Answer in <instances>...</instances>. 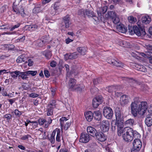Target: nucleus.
Instances as JSON below:
<instances>
[{"mask_svg": "<svg viewBox=\"0 0 152 152\" xmlns=\"http://www.w3.org/2000/svg\"><path fill=\"white\" fill-rule=\"evenodd\" d=\"M78 52L81 55H84L87 51V48L86 47H79L77 48Z\"/></svg>", "mask_w": 152, "mask_h": 152, "instance_id": "obj_27", "label": "nucleus"}, {"mask_svg": "<svg viewBox=\"0 0 152 152\" xmlns=\"http://www.w3.org/2000/svg\"><path fill=\"white\" fill-rule=\"evenodd\" d=\"M59 152H69L68 150L65 148L61 149L59 150Z\"/></svg>", "mask_w": 152, "mask_h": 152, "instance_id": "obj_63", "label": "nucleus"}, {"mask_svg": "<svg viewBox=\"0 0 152 152\" xmlns=\"http://www.w3.org/2000/svg\"><path fill=\"white\" fill-rule=\"evenodd\" d=\"M117 128L118 134L119 136H122L123 139L126 142L132 141L134 138H140V135L137 131L129 127L123 128Z\"/></svg>", "mask_w": 152, "mask_h": 152, "instance_id": "obj_2", "label": "nucleus"}, {"mask_svg": "<svg viewBox=\"0 0 152 152\" xmlns=\"http://www.w3.org/2000/svg\"><path fill=\"white\" fill-rule=\"evenodd\" d=\"M73 41V40L71 39H69V38H67L65 39L66 43L67 44H68L70 42H72Z\"/></svg>", "mask_w": 152, "mask_h": 152, "instance_id": "obj_61", "label": "nucleus"}, {"mask_svg": "<svg viewBox=\"0 0 152 152\" xmlns=\"http://www.w3.org/2000/svg\"><path fill=\"white\" fill-rule=\"evenodd\" d=\"M110 17L112 19L114 23L117 24L119 22V18L118 16L117 15L116 13L115 12L113 11L110 12Z\"/></svg>", "mask_w": 152, "mask_h": 152, "instance_id": "obj_15", "label": "nucleus"}, {"mask_svg": "<svg viewBox=\"0 0 152 152\" xmlns=\"http://www.w3.org/2000/svg\"><path fill=\"white\" fill-rule=\"evenodd\" d=\"M137 149V148L135 149L134 147H133L131 151V152H138V151L140 150V149Z\"/></svg>", "mask_w": 152, "mask_h": 152, "instance_id": "obj_64", "label": "nucleus"}, {"mask_svg": "<svg viewBox=\"0 0 152 152\" xmlns=\"http://www.w3.org/2000/svg\"><path fill=\"white\" fill-rule=\"evenodd\" d=\"M32 125L33 126V127H36L37 126L38 124L37 122L36 121H32Z\"/></svg>", "mask_w": 152, "mask_h": 152, "instance_id": "obj_62", "label": "nucleus"}, {"mask_svg": "<svg viewBox=\"0 0 152 152\" xmlns=\"http://www.w3.org/2000/svg\"><path fill=\"white\" fill-rule=\"evenodd\" d=\"M27 74L26 71L25 72H21L19 71V73L18 77H20L23 80H26L28 78L27 77Z\"/></svg>", "mask_w": 152, "mask_h": 152, "instance_id": "obj_28", "label": "nucleus"}, {"mask_svg": "<svg viewBox=\"0 0 152 152\" xmlns=\"http://www.w3.org/2000/svg\"><path fill=\"white\" fill-rule=\"evenodd\" d=\"M78 54L76 52H74L69 54V59H75L77 57Z\"/></svg>", "mask_w": 152, "mask_h": 152, "instance_id": "obj_37", "label": "nucleus"}, {"mask_svg": "<svg viewBox=\"0 0 152 152\" xmlns=\"http://www.w3.org/2000/svg\"><path fill=\"white\" fill-rule=\"evenodd\" d=\"M130 98L128 96L124 95L120 98V103L122 106H124L129 103L130 101Z\"/></svg>", "mask_w": 152, "mask_h": 152, "instance_id": "obj_11", "label": "nucleus"}, {"mask_svg": "<svg viewBox=\"0 0 152 152\" xmlns=\"http://www.w3.org/2000/svg\"><path fill=\"white\" fill-rule=\"evenodd\" d=\"M56 134V140L58 142H60L61 141V134L60 129H56L54 130L51 134L50 137H49V139L51 143H54L55 142V136Z\"/></svg>", "mask_w": 152, "mask_h": 152, "instance_id": "obj_4", "label": "nucleus"}, {"mask_svg": "<svg viewBox=\"0 0 152 152\" xmlns=\"http://www.w3.org/2000/svg\"><path fill=\"white\" fill-rule=\"evenodd\" d=\"M19 71H16L13 72H9L11 76L14 79H17L18 76H19Z\"/></svg>", "mask_w": 152, "mask_h": 152, "instance_id": "obj_30", "label": "nucleus"}, {"mask_svg": "<svg viewBox=\"0 0 152 152\" xmlns=\"http://www.w3.org/2000/svg\"><path fill=\"white\" fill-rule=\"evenodd\" d=\"M28 75H31L32 76H35L37 73V71L29 70L26 71Z\"/></svg>", "mask_w": 152, "mask_h": 152, "instance_id": "obj_40", "label": "nucleus"}, {"mask_svg": "<svg viewBox=\"0 0 152 152\" xmlns=\"http://www.w3.org/2000/svg\"><path fill=\"white\" fill-rule=\"evenodd\" d=\"M24 55H22L19 56L16 60V61L18 63H22L25 61V58Z\"/></svg>", "mask_w": 152, "mask_h": 152, "instance_id": "obj_32", "label": "nucleus"}, {"mask_svg": "<svg viewBox=\"0 0 152 152\" xmlns=\"http://www.w3.org/2000/svg\"><path fill=\"white\" fill-rule=\"evenodd\" d=\"M101 129L104 132L108 131L110 128V123L108 120H103L100 122Z\"/></svg>", "mask_w": 152, "mask_h": 152, "instance_id": "obj_10", "label": "nucleus"}, {"mask_svg": "<svg viewBox=\"0 0 152 152\" xmlns=\"http://www.w3.org/2000/svg\"><path fill=\"white\" fill-rule=\"evenodd\" d=\"M108 63L111 64L119 67H123L124 66V64L119 61L117 59H112L108 60Z\"/></svg>", "mask_w": 152, "mask_h": 152, "instance_id": "obj_14", "label": "nucleus"}, {"mask_svg": "<svg viewBox=\"0 0 152 152\" xmlns=\"http://www.w3.org/2000/svg\"><path fill=\"white\" fill-rule=\"evenodd\" d=\"M116 87L113 86H110L107 87L106 90L109 93H112L114 92V94H116Z\"/></svg>", "mask_w": 152, "mask_h": 152, "instance_id": "obj_24", "label": "nucleus"}, {"mask_svg": "<svg viewBox=\"0 0 152 152\" xmlns=\"http://www.w3.org/2000/svg\"><path fill=\"white\" fill-rule=\"evenodd\" d=\"M138 99L137 97L134 98L133 102L131 104V113L134 117H136L138 114L143 115L146 113L145 123L148 126H151L152 125V110L151 112H149V110L147 111V103L145 102H142L140 104H138Z\"/></svg>", "mask_w": 152, "mask_h": 152, "instance_id": "obj_1", "label": "nucleus"}, {"mask_svg": "<svg viewBox=\"0 0 152 152\" xmlns=\"http://www.w3.org/2000/svg\"><path fill=\"white\" fill-rule=\"evenodd\" d=\"M134 120L133 119H130L126 121L125 124L128 126H132L134 124Z\"/></svg>", "mask_w": 152, "mask_h": 152, "instance_id": "obj_33", "label": "nucleus"}, {"mask_svg": "<svg viewBox=\"0 0 152 152\" xmlns=\"http://www.w3.org/2000/svg\"><path fill=\"white\" fill-rule=\"evenodd\" d=\"M38 96V94L34 93H31L29 95L30 97L32 98L37 97Z\"/></svg>", "mask_w": 152, "mask_h": 152, "instance_id": "obj_58", "label": "nucleus"}, {"mask_svg": "<svg viewBox=\"0 0 152 152\" xmlns=\"http://www.w3.org/2000/svg\"><path fill=\"white\" fill-rule=\"evenodd\" d=\"M103 113L105 117L108 119H110L112 118L113 111L110 107H105L103 110Z\"/></svg>", "mask_w": 152, "mask_h": 152, "instance_id": "obj_7", "label": "nucleus"}, {"mask_svg": "<svg viewBox=\"0 0 152 152\" xmlns=\"http://www.w3.org/2000/svg\"><path fill=\"white\" fill-rule=\"evenodd\" d=\"M90 140V136L88 134L82 133L79 141L80 142L86 143L88 142Z\"/></svg>", "mask_w": 152, "mask_h": 152, "instance_id": "obj_13", "label": "nucleus"}, {"mask_svg": "<svg viewBox=\"0 0 152 152\" xmlns=\"http://www.w3.org/2000/svg\"><path fill=\"white\" fill-rule=\"evenodd\" d=\"M14 113L15 115L18 117L20 116L22 114V111H20L17 109L15 110Z\"/></svg>", "mask_w": 152, "mask_h": 152, "instance_id": "obj_43", "label": "nucleus"}, {"mask_svg": "<svg viewBox=\"0 0 152 152\" xmlns=\"http://www.w3.org/2000/svg\"><path fill=\"white\" fill-rule=\"evenodd\" d=\"M34 62L33 61L31 60V59H29L28 60V65L29 66H31L33 64Z\"/></svg>", "mask_w": 152, "mask_h": 152, "instance_id": "obj_60", "label": "nucleus"}, {"mask_svg": "<svg viewBox=\"0 0 152 152\" xmlns=\"http://www.w3.org/2000/svg\"><path fill=\"white\" fill-rule=\"evenodd\" d=\"M76 81L73 78H70L69 81L68 86L69 89L73 90V88L76 86Z\"/></svg>", "mask_w": 152, "mask_h": 152, "instance_id": "obj_21", "label": "nucleus"}, {"mask_svg": "<svg viewBox=\"0 0 152 152\" xmlns=\"http://www.w3.org/2000/svg\"><path fill=\"white\" fill-rule=\"evenodd\" d=\"M126 80H127L128 82L130 84H131L132 82H136V80L133 79L132 78H129L128 77L126 78Z\"/></svg>", "mask_w": 152, "mask_h": 152, "instance_id": "obj_48", "label": "nucleus"}, {"mask_svg": "<svg viewBox=\"0 0 152 152\" xmlns=\"http://www.w3.org/2000/svg\"><path fill=\"white\" fill-rule=\"evenodd\" d=\"M53 103H55V101H53ZM53 104L50 103L48 104V107L47 115L48 116L51 115L53 114V110L52 106L53 105Z\"/></svg>", "mask_w": 152, "mask_h": 152, "instance_id": "obj_23", "label": "nucleus"}, {"mask_svg": "<svg viewBox=\"0 0 152 152\" xmlns=\"http://www.w3.org/2000/svg\"><path fill=\"white\" fill-rule=\"evenodd\" d=\"M132 29L134 33L138 36L141 35L143 36L146 34L145 30L140 27L139 25H138V27L136 26H133Z\"/></svg>", "mask_w": 152, "mask_h": 152, "instance_id": "obj_6", "label": "nucleus"}, {"mask_svg": "<svg viewBox=\"0 0 152 152\" xmlns=\"http://www.w3.org/2000/svg\"><path fill=\"white\" fill-rule=\"evenodd\" d=\"M128 19L129 22L131 23H133L137 21L136 18L132 16L128 17Z\"/></svg>", "mask_w": 152, "mask_h": 152, "instance_id": "obj_36", "label": "nucleus"}, {"mask_svg": "<svg viewBox=\"0 0 152 152\" xmlns=\"http://www.w3.org/2000/svg\"><path fill=\"white\" fill-rule=\"evenodd\" d=\"M102 82V79L101 77L97 78L93 80V83L94 85H97Z\"/></svg>", "mask_w": 152, "mask_h": 152, "instance_id": "obj_38", "label": "nucleus"}, {"mask_svg": "<svg viewBox=\"0 0 152 152\" xmlns=\"http://www.w3.org/2000/svg\"><path fill=\"white\" fill-rule=\"evenodd\" d=\"M93 114L94 118L96 120L99 121L101 120L102 117L101 112L99 111H95Z\"/></svg>", "mask_w": 152, "mask_h": 152, "instance_id": "obj_22", "label": "nucleus"}, {"mask_svg": "<svg viewBox=\"0 0 152 152\" xmlns=\"http://www.w3.org/2000/svg\"><path fill=\"white\" fill-rule=\"evenodd\" d=\"M85 12L86 15L89 18L92 17L93 18V22L94 23H96L99 22V20L98 18L95 15L93 11L88 10H85Z\"/></svg>", "mask_w": 152, "mask_h": 152, "instance_id": "obj_8", "label": "nucleus"}, {"mask_svg": "<svg viewBox=\"0 0 152 152\" xmlns=\"http://www.w3.org/2000/svg\"><path fill=\"white\" fill-rule=\"evenodd\" d=\"M24 6L23 5H14L13 6V10L17 14H21L22 16L24 17L25 15L24 11Z\"/></svg>", "mask_w": 152, "mask_h": 152, "instance_id": "obj_5", "label": "nucleus"}, {"mask_svg": "<svg viewBox=\"0 0 152 152\" xmlns=\"http://www.w3.org/2000/svg\"><path fill=\"white\" fill-rule=\"evenodd\" d=\"M51 53L50 51H47L45 54V56L47 59H50L51 56Z\"/></svg>", "mask_w": 152, "mask_h": 152, "instance_id": "obj_45", "label": "nucleus"}, {"mask_svg": "<svg viewBox=\"0 0 152 152\" xmlns=\"http://www.w3.org/2000/svg\"><path fill=\"white\" fill-rule=\"evenodd\" d=\"M78 13L79 15H80L84 17H85L86 16L85 10L82 9L80 10H79Z\"/></svg>", "mask_w": 152, "mask_h": 152, "instance_id": "obj_41", "label": "nucleus"}, {"mask_svg": "<svg viewBox=\"0 0 152 152\" xmlns=\"http://www.w3.org/2000/svg\"><path fill=\"white\" fill-rule=\"evenodd\" d=\"M37 45L40 47H42L44 45V43L42 42L41 39H39L37 41Z\"/></svg>", "mask_w": 152, "mask_h": 152, "instance_id": "obj_42", "label": "nucleus"}, {"mask_svg": "<svg viewBox=\"0 0 152 152\" xmlns=\"http://www.w3.org/2000/svg\"><path fill=\"white\" fill-rule=\"evenodd\" d=\"M56 64L57 63L54 61H51L50 64V66L52 67H56Z\"/></svg>", "mask_w": 152, "mask_h": 152, "instance_id": "obj_51", "label": "nucleus"}, {"mask_svg": "<svg viewBox=\"0 0 152 152\" xmlns=\"http://www.w3.org/2000/svg\"><path fill=\"white\" fill-rule=\"evenodd\" d=\"M9 102L10 103V104L12 105L13 103L15 101V98H13L12 99H8Z\"/></svg>", "mask_w": 152, "mask_h": 152, "instance_id": "obj_59", "label": "nucleus"}, {"mask_svg": "<svg viewBox=\"0 0 152 152\" xmlns=\"http://www.w3.org/2000/svg\"><path fill=\"white\" fill-rule=\"evenodd\" d=\"M103 102L102 97L98 96L93 99L92 101V105L94 108H96L99 105Z\"/></svg>", "mask_w": 152, "mask_h": 152, "instance_id": "obj_12", "label": "nucleus"}, {"mask_svg": "<svg viewBox=\"0 0 152 152\" xmlns=\"http://www.w3.org/2000/svg\"><path fill=\"white\" fill-rule=\"evenodd\" d=\"M138 138H135L133 142V147L135 149L137 148V149H140L141 147L142 143L140 139Z\"/></svg>", "mask_w": 152, "mask_h": 152, "instance_id": "obj_16", "label": "nucleus"}, {"mask_svg": "<svg viewBox=\"0 0 152 152\" xmlns=\"http://www.w3.org/2000/svg\"><path fill=\"white\" fill-rule=\"evenodd\" d=\"M50 13L52 15H56L57 12L53 8V9L50 10Z\"/></svg>", "mask_w": 152, "mask_h": 152, "instance_id": "obj_55", "label": "nucleus"}, {"mask_svg": "<svg viewBox=\"0 0 152 152\" xmlns=\"http://www.w3.org/2000/svg\"><path fill=\"white\" fill-rule=\"evenodd\" d=\"M25 37L24 36H23L22 37L16 40V42H23L25 39Z\"/></svg>", "mask_w": 152, "mask_h": 152, "instance_id": "obj_50", "label": "nucleus"}, {"mask_svg": "<svg viewBox=\"0 0 152 152\" xmlns=\"http://www.w3.org/2000/svg\"><path fill=\"white\" fill-rule=\"evenodd\" d=\"M7 47L9 50H11L15 48L14 45H7Z\"/></svg>", "mask_w": 152, "mask_h": 152, "instance_id": "obj_56", "label": "nucleus"}, {"mask_svg": "<svg viewBox=\"0 0 152 152\" xmlns=\"http://www.w3.org/2000/svg\"><path fill=\"white\" fill-rule=\"evenodd\" d=\"M20 23H18L16 25L13 26L10 28V30L11 31H12L14 30L16 28H18L20 26Z\"/></svg>", "mask_w": 152, "mask_h": 152, "instance_id": "obj_49", "label": "nucleus"}, {"mask_svg": "<svg viewBox=\"0 0 152 152\" xmlns=\"http://www.w3.org/2000/svg\"><path fill=\"white\" fill-rule=\"evenodd\" d=\"M70 18L68 15H67L63 18L62 23H64L63 25L65 26V28H68L69 27L70 24Z\"/></svg>", "mask_w": 152, "mask_h": 152, "instance_id": "obj_17", "label": "nucleus"}, {"mask_svg": "<svg viewBox=\"0 0 152 152\" xmlns=\"http://www.w3.org/2000/svg\"><path fill=\"white\" fill-rule=\"evenodd\" d=\"M37 27V26L35 25H26L25 26V28L26 30H33L35 28Z\"/></svg>", "mask_w": 152, "mask_h": 152, "instance_id": "obj_31", "label": "nucleus"}, {"mask_svg": "<svg viewBox=\"0 0 152 152\" xmlns=\"http://www.w3.org/2000/svg\"><path fill=\"white\" fill-rule=\"evenodd\" d=\"M84 115L86 119L88 121H91L93 118V114L91 111L86 112Z\"/></svg>", "mask_w": 152, "mask_h": 152, "instance_id": "obj_20", "label": "nucleus"}, {"mask_svg": "<svg viewBox=\"0 0 152 152\" xmlns=\"http://www.w3.org/2000/svg\"><path fill=\"white\" fill-rule=\"evenodd\" d=\"M31 136L29 134H27L26 135H25L21 137V139L23 140H27L29 138H31Z\"/></svg>", "mask_w": 152, "mask_h": 152, "instance_id": "obj_47", "label": "nucleus"}, {"mask_svg": "<svg viewBox=\"0 0 152 152\" xmlns=\"http://www.w3.org/2000/svg\"><path fill=\"white\" fill-rule=\"evenodd\" d=\"M44 74L45 76L47 78L49 77L50 76V74L49 73V71L47 70H44Z\"/></svg>", "mask_w": 152, "mask_h": 152, "instance_id": "obj_53", "label": "nucleus"}, {"mask_svg": "<svg viewBox=\"0 0 152 152\" xmlns=\"http://www.w3.org/2000/svg\"><path fill=\"white\" fill-rule=\"evenodd\" d=\"M40 9L39 7H35L33 10V12L35 13H37L40 12Z\"/></svg>", "mask_w": 152, "mask_h": 152, "instance_id": "obj_52", "label": "nucleus"}, {"mask_svg": "<svg viewBox=\"0 0 152 152\" xmlns=\"http://www.w3.org/2000/svg\"><path fill=\"white\" fill-rule=\"evenodd\" d=\"M68 120L65 117H62L60 119L61 129L62 130L64 128L65 130H67L69 127L71 123L70 122H66L65 124V122Z\"/></svg>", "mask_w": 152, "mask_h": 152, "instance_id": "obj_9", "label": "nucleus"}, {"mask_svg": "<svg viewBox=\"0 0 152 152\" xmlns=\"http://www.w3.org/2000/svg\"><path fill=\"white\" fill-rule=\"evenodd\" d=\"M48 37L47 36H43L41 39L42 42H43L44 44L48 43L49 42Z\"/></svg>", "mask_w": 152, "mask_h": 152, "instance_id": "obj_39", "label": "nucleus"}, {"mask_svg": "<svg viewBox=\"0 0 152 152\" xmlns=\"http://www.w3.org/2000/svg\"><path fill=\"white\" fill-rule=\"evenodd\" d=\"M84 86L83 85H76L73 90H75L77 91H80L84 88Z\"/></svg>", "mask_w": 152, "mask_h": 152, "instance_id": "obj_34", "label": "nucleus"}, {"mask_svg": "<svg viewBox=\"0 0 152 152\" xmlns=\"http://www.w3.org/2000/svg\"><path fill=\"white\" fill-rule=\"evenodd\" d=\"M135 66L136 67V69L137 70L144 72H146L147 71L146 68L143 65L136 64Z\"/></svg>", "mask_w": 152, "mask_h": 152, "instance_id": "obj_26", "label": "nucleus"}, {"mask_svg": "<svg viewBox=\"0 0 152 152\" xmlns=\"http://www.w3.org/2000/svg\"><path fill=\"white\" fill-rule=\"evenodd\" d=\"M107 6H104L102 8L101 10L100 11L101 13H105L107 11Z\"/></svg>", "mask_w": 152, "mask_h": 152, "instance_id": "obj_44", "label": "nucleus"}, {"mask_svg": "<svg viewBox=\"0 0 152 152\" xmlns=\"http://www.w3.org/2000/svg\"><path fill=\"white\" fill-rule=\"evenodd\" d=\"M53 8L58 12L61 11V7L58 3H55L54 5Z\"/></svg>", "mask_w": 152, "mask_h": 152, "instance_id": "obj_35", "label": "nucleus"}, {"mask_svg": "<svg viewBox=\"0 0 152 152\" xmlns=\"http://www.w3.org/2000/svg\"><path fill=\"white\" fill-rule=\"evenodd\" d=\"M115 114L116 117V121L114 126V129L117 126V128L119 127L121 128L123 127V117L121 114L120 109L117 107L115 108Z\"/></svg>", "mask_w": 152, "mask_h": 152, "instance_id": "obj_3", "label": "nucleus"}, {"mask_svg": "<svg viewBox=\"0 0 152 152\" xmlns=\"http://www.w3.org/2000/svg\"><path fill=\"white\" fill-rule=\"evenodd\" d=\"M117 28L119 31L122 33H125L126 31V29L123 25H119L117 26Z\"/></svg>", "mask_w": 152, "mask_h": 152, "instance_id": "obj_29", "label": "nucleus"}, {"mask_svg": "<svg viewBox=\"0 0 152 152\" xmlns=\"http://www.w3.org/2000/svg\"><path fill=\"white\" fill-rule=\"evenodd\" d=\"M142 19V22L146 24L149 23L151 21V17L148 16H143Z\"/></svg>", "mask_w": 152, "mask_h": 152, "instance_id": "obj_25", "label": "nucleus"}, {"mask_svg": "<svg viewBox=\"0 0 152 152\" xmlns=\"http://www.w3.org/2000/svg\"><path fill=\"white\" fill-rule=\"evenodd\" d=\"M95 137L97 140L101 142H103L106 140V137L102 132H97Z\"/></svg>", "mask_w": 152, "mask_h": 152, "instance_id": "obj_18", "label": "nucleus"}, {"mask_svg": "<svg viewBox=\"0 0 152 152\" xmlns=\"http://www.w3.org/2000/svg\"><path fill=\"white\" fill-rule=\"evenodd\" d=\"M87 131L88 134L93 137H95L96 134L97 133V131L96 129L91 126H88L87 129Z\"/></svg>", "mask_w": 152, "mask_h": 152, "instance_id": "obj_19", "label": "nucleus"}, {"mask_svg": "<svg viewBox=\"0 0 152 152\" xmlns=\"http://www.w3.org/2000/svg\"><path fill=\"white\" fill-rule=\"evenodd\" d=\"M12 115L10 114H6L4 116V118H6L7 121H9L12 118Z\"/></svg>", "mask_w": 152, "mask_h": 152, "instance_id": "obj_46", "label": "nucleus"}, {"mask_svg": "<svg viewBox=\"0 0 152 152\" xmlns=\"http://www.w3.org/2000/svg\"><path fill=\"white\" fill-rule=\"evenodd\" d=\"M52 120L51 118H49L48 120V121H47L48 122V124L45 125L44 127L46 128H48L49 125L52 123Z\"/></svg>", "mask_w": 152, "mask_h": 152, "instance_id": "obj_54", "label": "nucleus"}, {"mask_svg": "<svg viewBox=\"0 0 152 152\" xmlns=\"http://www.w3.org/2000/svg\"><path fill=\"white\" fill-rule=\"evenodd\" d=\"M45 119H42L39 120V124L41 125H42L43 124H44V122H45Z\"/></svg>", "mask_w": 152, "mask_h": 152, "instance_id": "obj_57", "label": "nucleus"}]
</instances>
